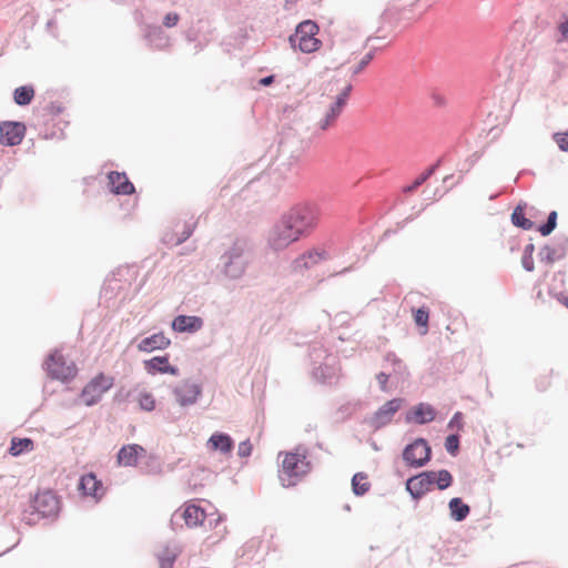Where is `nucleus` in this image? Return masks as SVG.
Wrapping results in <instances>:
<instances>
[{
    "label": "nucleus",
    "instance_id": "nucleus-1",
    "mask_svg": "<svg viewBox=\"0 0 568 568\" xmlns=\"http://www.w3.org/2000/svg\"><path fill=\"white\" fill-rule=\"evenodd\" d=\"M253 248L248 237H236L220 257L223 274L231 280L242 277L252 260Z\"/></svg>",
    "mask_w": 568,
    "mask_h": 568
},
{
    "label": "nucleus",
    "instance_id": "nucleus-2",
    "mask_svg": "<svg viewBox=\"0 0 568 568\" xmlns=\"http://www.w3.org/2000/svg\"><path fill=\"white\" fill-rule=\"evenodd\" d=\"M308 449L298 445L293 452L285 453L278 478L283 487H293L312 470V464L307 459Z\"/></svg>",
    "mask_w": 568,
    "mask_h": 568
},
{
    "label": "nucleus",
    "instance_id": "nucleus-3",
    "mask_svg": "<svg viewBox=\"0 0 568 568\" xmlns=\"http://www.w3.org/2000/svg\"><path fill=\"white\" fill-rule=\"evenodd\" d=\"M59 499L51 490L38 493L30 501V510L22 514V521L29 526L40 519L54 520L59 515Z\"/></svg>",
    "mask_w": 568,
    "mask_h": 568
},
{
    "label": "nucleus",
    "instance_id": "nucleus-4",
    "mask_svg": "<svg viewBox=\"0 0 568 568\" xmlns=\"http://www.w3.org/2000/svg\"><path fill=\"white\" fill-rule=\"evenodd\" d=\"M308 357L312 368V377L322 384L331 383L335 376V357L327 353L321 344H312L308 348Z\"/></svg>",
    "mask_w": 568,
    "mask_h": 568
},
{
    "label": "nucleus",
    "instance_id": "nucleus-5",
    "mask_svg": "<svg viewBox=\"0 0 568 568\" xmlns=\"http://www.w3.org/2000/svg\"><path fill=\"white\" fill-rule=\"evenodd\" d=\"M318 31L320 28L316 22L304 20L296 26L294 33L288 37V42L294 50L298 49L303 53H313L322 44L321 40L316 38Z\"/></svg>",
    "mask_w": 568,
    "mask_h": 568
},
{
    "label": "nucleus",
    "instance_id": "nucleus-6",
    "mask_svg": "<svg viewBox=\"0 0 568 568\" xmlns=\"http://www.w3.org/2000/svg\"><path fill=\"white\" fill-rule=\"evenodd\" d=\"M320 214V207L314 203L298 204L285 213L301 237L316 227Z\"/></svg>",
    "mask_w": 568,
    "mask_h": 568
},
{
    "label": "nucleus",
    "instance_id": "nucleus-7",
    "mask_svg": "<svg viewBox=\"0 0 568 568\" xmlns=\"http://www.w3.org/2000/svg\"><path fill=\"white\" fill-rule=\"evenodd\" d=\"M300 239L301 235L284 214L271 229L267 236V243L273 251L278 252L283 251Z\"/></svg>",
    "mask_w": 568,
    "mask_h": 568
},
{
    "label": "nucleus",
    "instance_id": "nucleus-8",
    "mask_svg": "<svg viewBox=\"0 0 568 568\" xmlns=\"http://www.w3.org/2000/svg\"><path fill=\"white\" fill-rule=\"evenodd\" d=\"M43 368L48 376L63 383L72 381L77 375L74 363L68 364L63 355L58 351H52L43 363Z\"/></svg>",
    "mask_w": 568,
    "mask_h": 568
},
{
    "label": "nucleus",
    "instance_id": "nucleus-9",
    "mask_svg": "<svg viewBox=\"0 0 568 568\" xmlns=\"http://www.w3.org/2000/svg\"><path fill=\"white\" fill-rule=\"evenodd\" d=\"M402 458L410 468L424 467L432 459V447L424 437L415 438L404 447Z\"/></svg>",
    "mask_w": 568,
    "mask_h": 568
},
{
    "label": "nucleus",
    "instance_id": "nucleus-10",
    "mask_svg": "<svg viewBox=\"0 0 568 568\" xmlns=\"http://www.w3.org/2000/svg\"><path fill=\"white\" fill-rule=\"evenodd\" d=\"M405 399L402 397H395L383 404L373 415L366 416L363 419V424L371 428L373 432H377L387 425H389L395 414L402 408Z\"/></svg>",
    "mask_w": 568,
    "mask_h": 568
},
{
    "label": "nucleus",
    "instance_id": "nucleus-11",
    "mask_svg": "<svg viewBox=\"0 0 568 568\" xmlns=\"http://www.w3.org/2000/svg\"><path fill=\"white\" fill-rule=\"evenodd\" d=\"M113 386V378L103 373L93 377L82 389L81 397L87 406L91 407L98 404L102 395Z\"/></svg>",
    "mask_w": 568,
    "mask_h": 568
},
{
    "label": "nucleus",
    "instance_id": "nucleus-12",
    "mask_svg": "<svg viewBox=\"0 0 568 568\" xmlns=\"http://www.w3.org/2000/svg\"><path fill=\"white\" fill-rule=\"evenodd\" d=\"M27 132V126L20 121H3L0 123V144L4 146L19 145Z\"/></svg>",
    "mask_w": 568,
    "mask_h": 568
},
{
    "label": "nucleus",
    "instance_id": "nucleus-13",
    "mask_svg": "<svg viewBox=\"0 0 568 568\" xmlns=\"http://www.w3.org/2000/svg\"><path fill=\"white\" fill-rule=\"evenodd\" d=\"M433 487V474L429 470L410 476L405 483L406 490L416 501L422 499Z\"/></svg>",
    "mask_w": 568,
    "mask_h": 568
},
{
    "label": "nucleus",
    "instance_id": "nucleus-14",
    "mask_svg": "<svg viewBox=\"0 0 568 568\" xmlns=\"http://www.w3.org/2000/svg\"><path fill=\"white\" fill-rule=\"evenodd\" d=\"M201 394L202 386L190 381H184L173 388L175 400L182 407L195 404Z\"/></svg>",
    "mask_w": 568,
    "mask_h": 568
},
{
    "label": "nucleus",
    "instance_id": "nucleus-15",
    "mask_svg": "<svg viewBox=\"0 0 568 568\" xmlns=\"http://www.w3.org/2000/svg\"><path fill=\"white\" fill-rule=\"evenodd\" d=\"M568 253V237L560 235L556 236L554 245H545L540 248L538 256L541 262L552 264L556 261L562 260Z\"/></svg>",
    "mask_w": 568,
    "mask_h": 568
},
{
    "label": "nucleus",
    "instance_id": "nucleus-16",
    "mask_svg": "<svg viewBox=\"0 0 568 568\" xmlns=\"http://www.w3.org/2000/svg\"><path fill=\"white\" fill-rule=\"evenodd\" d=\"M436 409L428 403H418L405 414L406 424L426 425L436 418Z\"/></svg>",
    "mask_w": 568,
    "mask_h": 568
},
{
    "label": "nucleus",
    "instance_id": "nucleus-17",
    "mask_svg": "<svg viewBox=\"0 0 568 568\" xmlns=\"http://www.w3.org/2000/svg\"><path fill=\"white\" fill-rule=\"evenodd\" d=\"M78 489L82 496L92 497L95 501L101 500L104 495L103 483L92 471L80 477Z\"/></svg>",
    "mask_w": 568,
    "mask_h": 568
},
{
    "label": "nucleus",
    "instance_id": "nucleus-18",
    "mask_svg": "<svg viewBox=\"0 0 568 568\" xmlns=\"http://www.w3.org/2000/svg\"><path fill=\"white\" fill-rule=\"evenodd\" d=\"M182 547L178 541H168L154 551L159 568H173Z\"/></svg>",
    "mask_w": 568,
    "mask_h": 568
},
{
    "label": "nucleus",
    "instance_id": "nucleus-19",
    "mask_svg": "<svg viewBox=\"0 0 568 568\" xmlns=\"http://www.w3.org/2000/svg\"><path fill=\"white\" fill-rule=\"evenodd\" d=\"M144 39L153 50H165L171 45L170 37L160 26L146 24L143 29Z\"/></svg>",
    "mask_w": 568,
    "mask_h": 568
},
{
    "label": "nucleus",
    "instance_id": "nucleus-20",
    "mask_svg": "<svg viewBox=\"0 0 568 568\" xmlns=\"http://www.w3.org/2000/svg\"><path fill=\"white\" fill-rule=\"evenodd\" d=\"M204 321L197 315L180 314L171 322V328L176 333L194 334L202 329Z\"/></svg>",
    "mask_w": 568,
    "mask_h": 568
},
{
    "label": "nucleus",
    "instance_id": "nucleus-21",
    "mask_svg": "<svg viewBox=\"0 0 568 568\" xmlns=\"http://www.w3.org/2000/svg\"><path fill=\"white\" fill-rule=\"evenodd\" d=\"M143 365L144 369L150 375L170 374L173 376H178L180 374L179 367L170 364L169 355L154 356L150 359H145L143 362Z\"/></svg>",
    "mask_w": 568,
    "mask_h": 568
},
{
    "label": "nucleus",
    "instance_id": "nucleus-22",
    "mask_svg": "<svg viewBox=\"0 0 568 568\" xmlns=\"http://www.w3.org/2000/svg\"><path fill=\"white\" fill-rule=\"evenodd\" d=\"M111 192L115 195H131L135 192L134 184L129 180L125 172L110 171L108 173Z\"/></svg>",
    "mask_w": 568,
    "mask_h": 568
},
{
    "label": "nucleus",
    "instance_id": "nucleus-23",
    "mask_svg": "<svg viewBox=\"0 0 568 568\" xmlns=\"http://www.w3.org/2000/svg\"><path fill=\"white\" fill-rule=\"evenodd\" d=\"M206 447L222 455H230L234 450L235 442L227 433L214 432L209 437Z\"/></svg>",
    "mask_w": 568,
    "mask_h": 568
},
{
    "label": "nucleus",
    "instance_id": "nucleus-24",
    "mask_svg": "<svg viewBox=\"0 0 568 568\" xmlns=\"http://www.w3.org/2000/svg\"><path fill=\"white\" fill-rule=\"evenodd\" d=\"M176 517L184 519L187 527H196L199 525H203L206 519L204 509L195 504H186L180 515L176 513L173 514L171 518L172 524Z\"/></svg>",
    "mask_w": 568,
    "mask_h": 568
},
{
    "label": "nucleus",
    "instance_id": "nucleus-25",
    "mask_svg": "<svg viewBox=\"0 0 568 568\" xmlns=\"http://www.w3.org/2000/svg\"><path fill=\"white\" fill-rule=\"evenodd\" d=\"M170 345L171 339L166 337L163 332H159L142 338L138 344V349L143 353H151L154 351H163Z\"/></svg>",
    "mask_w": 568,
    "mask_h": 568
},
{
    "label": "nucleus",
    "instance_id": "nucleus-26",
    "mask_svg": "<svg viewBox=\"0 0 568 568\" xmlns=\"http://www.w3.org/2000/svg\"><path fill=\"white\" fill-rule=\"evenodd\" d=\"M145 453V449L138 444L123 445L118 452V463L124 467H134L139 457Z\"/></svg>",
    "mask_w": 568,
    "mask_h": 568
},
{
    "label": "nucleus",
    "instance_id": "nucleus-27",
    "mask_svg": "<svg viewBox=\"0 0 568 568\" xmlns=\"http://www.w3.org/2000/svg\"><path fill=\"white\" fill-rule=\"evenodd\" d=\"M325 251L320 250H311L298 257H296L292 263V268L294 272H303L304 270H308L316 265L318 262L324 260Z\"/></svg>",
    "mask_w": 568,
    "mask_h": 568
},
{
    "label": "nucleus",
    "instance_id": "nucleus-28",
    "mask_svg": "<svg viewBox=\"0 0 568 568\" xmlns=\"http://www.w3.org/2000/svg\"><path fill=\"white\" fill-rule=\"evenodd\" d=\"M278 152L280 158H287L290 160V165L296 163L302 153L300 141L288 138L281 139L278 143Z\"/></svg>",
    "mask_w": 568,
    "mask_h": 568
},
{
    "label": "nucleus",
    "instance_id": "nucleus-29",
    "mask_svg": "<svg viewBox=\"0 0 568 568\" xmlns=\"http://www.w3.org/2000/svg\"><path fill=\"white\" fill-rule=\"evenodd\" d=\"M347 101L336 95L335 101L329 105L325 116L320 121L318 128L323 131L327 130L341 115Z\"/></svg>",
    "mask_w": 568,
    "mask_h": 568
},
{
    "label": "nucleus",
    "instance_id": "nucleus-30",
    "mask_svg": "<svg viewBox=\"0 0 568 568\" xmlns=\"http://www.w3.org/2000/svg\"><path fill=\"white\" fill-rule=\"evenodd\" d=\"M526 207L527 203L519 202L510 215L513 225L524 231H528L534 227V222L525 215Z\"/></svg>",
    "mask_w": 568,
    "mask_h": 568
},
{
    "label": "nucleus",
    "instance_id": "nucleus-31",
    "mask_svg": "<svg viewBox=\"0 0 568 568\" xmlns=\"http://www.w3.org/2000/svg\"><path fill=\"white\" fill-rule=\"evenodd\" d=\"M448 509L450 518L458 523L464 521L470 513V507L460 497H453L448 503Z\"/></svg>",
    "mask_w": 568,
    "mask_h": 568
},
{
    "label": "nucleus",
    "instance_id": "nucleus-32",
    "mask_svg": "<svg viewBox=\"0 0 568 568\" xmlns=\"http://www.w3.org/2000/svg\"><path fill=\"white\" fill-rule=\"evenodd\" d=\"M34 94L36 91L31 84L18 87L13 91V102L19 106H27L32 102Z\"/></svg>",
    "mask_w": 568,
    "mask_h": 568
},
{
    "label": "nucleus",
    "instance_id": "nucleus-33",
    "mask_svg": "<svg viewBox=\"0 0 568 568\" xmlns=\"http://www.w3.org/2000/svg\"><path fill=\"white\" fill-rule=\"evenodd\" d=\"M34 448V442L31 438L24 437H12L10 447H9V454L11 456H20L22 454L29 453L33 450Z\"/></svg>",
    "mask_w": 568,
    "mask_h": 568
},
{
    "label": "nucleus",
    "instance_id": "nucleus-34",
    "mask_svg": "<svg viewBox=\"0 0 568 568\" xmlns=\"http://www.w3.org/2000/svg\"><path fill=\"white\" fill-rule=\"evenodd\" d=\"M371 488L369 481H367V475L365 473H356L352 477V490L355 496H364Z\"/></svg>",
    "mask_w": 568,
    "mask_h": 568
},
{
    "label": "nucleus",
    "instance_id": "nucleus-35",
    "mask_svg": "<svg viewBox=\"0 0 568 568\" xmlns=\"http://www.w3.org/2000/svg\"><path fill=\"white\" fill-rule=\"evenodd\" d=\"M433 474V485L439 490H445L453 485L454 478L449 470H429Z\"/></svg>",
    "mask_w": 568,
    "mask_h": 568
},
{
    "label": "nucleus",
    "instance_id": "nucleus-36",
    "mask_svg": "<svg viewBox=\"0 0 568 568\" xmlns=\"http://www.w3.org/2000/svg\"><path fill=\"white\" fill-rule=\"evenodd\" d=\"M558 214L556 211L549 212L546 222L538 225L537 230L542 236L550 235L557 227Z\"/></svg>",
    "mask_w": 568,
    "mask_h": 568
},
{
    "label": "nucleus",
    "instance_id": "nucleus-37",
    "mask_svg": "<svg viewBox=\"0 0 568 568\" xmlns=\"http://www.w3.org/2000/svg\"><path fill=\"white\" fill-rule=\"evenodd\" d=\"M444 446L450 456L456 457L460 450V435L458 433L449 434L445 438Z\"/></svg>",
    "mask_w": 568,
    "mask_h": 568
},
{
    "label": "nucleus",
    "instance_id": "nucleus-38",
    "mask_svg": "<svg viewBox=\"0 0 568 568\" xmlns=\"http://www.w3.org/2000/svg\"><path fill=\"white\" fill-rule=\"evenodd\" d=\"M196 226V221H193V219H190L189 221L183 223L182 231H176V240L175 244L180 245L184 243L190 236L193 234Z\"/></svg>",
    "mask_w": 568,
    "mask_h": 568
},
{
    "label": "nucleus",
    "instance_id": "nucleus-39",
    "mask_svg": "<svg viewBox=\"0 0 568 568\" xmlns=\"http://www.w3.org/2000/svg\"><path fill=\"white\" fill-rule=\"evenodd\" d=\"M413 314H414L415 324L418 327H424L425 328L424 334H425L427 332L428 322H429L428 308L425 306L418 307L416 310H413Z\"/></svg>",
    "mask_w": 568,
    "mask_h": 568
},
{
    "label": "nucleus",
    "instance_id": "nucleus-40",
    "mask_svg": "<svg viewBox=\"0 0 568 568\" xmlns=\"http://www.w3.org/2000/svg\"><path fill=\"white\" fill-rule=\"evenodd\" d=\"M140 408L145 412H152L155 408V399L150 393H141L139 397Z\"/></svg>",
    "mask_w": 568,
    "mask_h": 568
},
{
    "label": "nucleus",
    "instance_id": "nucleus-41",
    "mask_svg": "<svg viewBox=\"0 0 568 568\" xmlns=\"http://www.w3.org/2000/svg\"><path fill=\"white\" fill-rule=\"evenodd\" d=\"M432 176V172H423L418 178H416L412 184L404 187V192L412 193L416 191L420 185H423L429 178Z\"/></svg>",
    "mask_w": 568,
    "mask_h": 568
},
{
    "label": "nucleus",
    "instance_id": "nucleus-42",
    "mask_svg": "<svg viewBox=\"0 0 568 568\" xmlns=\"http://www.w3.org/2000/svg\"><path fill=\"white\" fill-rule=\"evenodd\" d=\"M374 55H375L374 50H371L369 52H367L361 59V61L354 67L352 74L357 75L358 73H361L372 62V60L374 59Z\"/></svg>",
    "mask_w": 568,
    "mask_h": 568
},
{
    "label": "nucleus",
    "instance_id": "nucleus-43",
    "mask_svg": "<svg viewBox=\"0 0 568 568\" xmlns=\"http://www.w3.org/2000/svg\"><path fill=\"white\" fill-rule=\"evenodd\" d=\"M448 429H456L457 432L464 429V414L456 412L447 424Z\"/></svg>",
    "mask_w": 568,
    "mask_h": 568
},
{
    "label": "nucleus",
    "instance_id": "nucleus-44",
    "mask_svg": "<svg viewBox=\"0 0 568 568\" xmlns=\"http://www.w3.org/2000/svg\"><path fill=\"white\" fill-rule=\"evenodd\" d=\"M554 140L561 151L568 152V130L566 132L555 133Z\"/></svg>",
    "mask_w": 568,
    "mask_h": 568
},
{
    "label": "nucleus",
    "instance_id": "nucleus-45",
    "mask_svg": "<svg viewBox=\"0 0 568 568\" xmlns=\"http://www.w3.org/2000/svg\"><path fill=\"white\" fill-rule=\"evenodd\" d=\"M558 33L557 43L568 42V18L558 24Z\"/></svg>",
    "mask_w": 568,
    "mask_h": 568
},
{
    "label": "nucleus",
    "instance_id": "nucleus-46",
    "mask_svg": "<svg viewBox=\"0 0 568 568\" xmlns=\"http://www.w3.org/2000/svg\"><path fill=\"white\" fill-rule=\"evenodd\" d=\"M253 446L250 439L243 440L239 444L237 455L242 458L251 456Z\"/></svg>",
    "mask_w": 568,
    "mask_h": 568
},
{
    "label": "nucleus",
    "instance_id": "nucleus-47",
    "mask_svg": "<svg viewBox=\"0 0 568 568\" xmlns=\"http://www.w3.org/2000/svg\"><path fill=\"white\" fill-rule=\"evenodd\" d=\"M180 16L176 12H169L163 18V26L166 28H173L178 24Z\"/></svg>",
    "mask_w": 568,
    "mask_h": 568
},
{
    "label": "nucleus",
    "instance_id": "nucleus-48",
    "mask_svg": "<svg viewBox=\"0 0 568 568\" xmlns=\"http://www.w3.org/2000/svg\"><path fill=\"white\" fill-rule=\"evenodd\" d=\"M376 379L379 384V388L382 392H389L388 389V386H387V383H388V379H389V375L384 373V372H381L376 375Z\"/></svg>",
    "mask_w": 568,
    "mask_h": 568
},
{
    "label": "nucleus",
    "instance_id": "nucleus-49",
    "mask_svg": "<svg viewBox=\"0 0 568 568\" xmlns=\"http://www.w3.org/2000/svg\"><path fill=\"white\" fill-rule=\"evenodd\" d=\"M47 110L51 115L57 116L63 112L64 108L62 103L54 101L47 106Z\"/></svg>",
    "mask_w": 568,
    "mask_h": 568
},
{
    "label": "nucleus",
    "instance_id": "nucleus-50",
    "mask_svg": "<svg viewBox=\"0 0 568 568\" xmlns=\"http://www.w3.org/2000/svg\"><path fill=\"white\" fill-rule=\"evenodd\" d=\"M521 265L525 271L532 272L535 268L534 258L532 255H525L521 256Z\"/></svg>",
    "mask_w": 568,
    "mask_h": 568
},
{
    "label": "nucleus",
    "instance_id": "nucleus-51",
    "mask_svg": "<svg viewBox=\"0 0 568 568\" xmlns=\"http://www.w3.org/2000/svg\"><path fill=\"white\" fill-rule=\"evenodd\" d=\"M387 359L393 362L394 372H399L404 367L403 362L394 353L387 354Z\"/></svg>",
    "mask_w": 568,
    "mask_h": 568
},
{
    "label": "nucleus",
    "instance_id": "nucleus-52",
    "mask_svg": "<svg viewBox=\"0 0 568 568\" xmlns=\"http://www.w3.org/2000/svg\"><path fill=\"white\" fill-rule=\"evenodd\" d=\"M432 100L437 106H444L446 104V99L437 92L432 93Z\"/></svg>",
    "mask_w": 568,
    "mask_h": 568
},
{
    "label": "nucleus",
    "instance_id": "nucleus-53",
    "mask_svg": "<svg viewBox=\"0 0 568 568\" xmlns=\"http://www.w3.org/2000/svg\"><path fill=\"white\" fill-rule=\"evenodd\" d=\"M275 81V75L270 74L258 80V84L262 87H268Z\"/></svg>",
    "mask_w": 568,
    "mask_h": 568
},
{
    "label": "nucleus",
    "instance_id": "nucleus-54",
    "mask_svg": "<svg viewBox=\"0 0 568 568\" xmlns=\"http://www.w3.org/2000/svg\"><path fill=\"white\" fill-rule=\"evenodd\" d=\"M353 90V85L352 84H347L342 91L341 93L337 94V97L339 98H343V100L347 101L348 100V97L351 94Z\"/></svg>",
    "mask_w": 568,
    "mask_h": 568
},
{
    "label": "nucleus",
    "instance_id": "nucleus-55",
    "mask_svg": "<svg viewBox=\"0 0 568 568\" xmlns=\"http://www.w3.org/2000/svg\"><path fill=\"white\" fill-rule=\"evenodd\" d=\"M445 156L439 158L433 165H430L426 172H432V175L436 172V170L443 164Z\"/></svg>",
    "mask_w": 568,
    "mask_h": 568
},
{
    "label": "nucleus",
    "instance_id": "nucleus-56",
    "mask_svg": "<svg viewBox=\"0 0 568 568\" xmlns=\"http://www.w3.org/2000/svg\"><path fill=\"white\" fill-rule=\"evenodd\" d=\"M557 301L568 308V293L560 292L557 294Z\"/></svg>",
    "mask_w": 568,
    "mask_h": 568
},
{
    "label": "nucleus",
    "instance_id": "nucleus-57",
    "mask_svg": "<svg viewBox=\"0 0 568 568\" xmlns=\"http://www.w3.org/2000/svg\"><path fill=\"white\" fill-rule=\"evenodd\" d=\"M535 252V245L532 243H529L527 244L525 247H524V252L523 254L525 255H532Z\"/></svg>",
    "mask_w": 568,
    "mask_h": 568
},
{
    "label": "nucleus",
    "instance_id": "nucleus-58",
    "mask_svg": "<svg viewBox=\"0 0 568 568\" xmlns=\"http://www.w3.org/2000/svg\"><path fill=\"white\" fill-rule=\"evenodd\" d=\"M221 521H222V517L219 515L217 518H215V519H209V526L216 527Z\"/></svg>",
    "mask_w": 568,
    "mask_h": 568
},
{
    "label": "nucleus",
    "instance_id": "nucleus-59",
    "mask_svg": "<svg viewBox=\"0 0 568 568\" xmlns=\"http://www.w3.org/2000/svg\"><path fill=\"white\" fill-rule=\"evenodd\" d=\"M409 221H413V217H412V216L406 217V220H404V221L402 222L400 227H403V226H404L407 222H409Z\"/></svg>",
    "mask_w": 568,
    "mask_h": 568
},
{
    "label": "nucleus",
    "instance_id": "nucleus-60",
    "mask_svg": "<svg viewBox=\"0 0 568 568\" xmlns=\"http://www.w3.org/2000/svg\"><path fill=\"white\" fill-rule=\"evenodd\" d=\"M452 179H453V175H452V174H450V175H447V176H445V178H444V182H445V183H446V182H452Z\"/></svg>",
    "mask_w": 568,
    "mask_h": 568
},
{
    "label": "nucleus",
    "instance_id": "nucleus-61",
    "mask_svg": "<svg viewBox=\"0 0 568 568\" xmlns=\"http://www.w3.org/2000/svg\"><path fill=\"white\" fill-rule=\"evenodd\" d=\"M452 179H453V175H452V174H450V175H447V176H445V178H444V182H445V183H446V182H452Z\"/></svg>",
    "mask_w": 568,
    "mask_h": 568
},
{
    "label": "nucleus",
    "instance_id": "nucleus-62",
    "mask_svg": "<svg viewBox=\"0 0 568 568\" xmlns=\"http://www.w3.org/2000/svg\"><path fill=\"white\" fill-rule=\"evenodd\" d=\"M344 509H345V510H347V511H349V510H351V506H349L348 504H346V505L344 506Z\"/></svg>",
    "mask_w": 568,
    "mask_h": 568
},
{
    "label": "nucleus",
    "instance_id": "nucleus-63",
    "mask_svg": "<svg viewBox=\"0 0 568 568\" xmlns=\"http://www.w3.org/2000/svg\"><path fill=\"white\" fill-rule=\"evenodd\" d=\"M390 233H392V231H390V230H387V231H385L384 236L386 237V236H388Z\"/></svg>",
    "mask_w": 568,
    "mask_h": 568
},
{
    "label": "nucleus",
    "instance_id": "nucleus-64",
    "mask_svg": "<svg viewBox=\"0 0 568 568\" xmlns=\"http://www.w3.org/2000/svg\"><path fill=\"white\" fill-rule=\"evenodd\" d=\"M496 196H497L496 194H493V195L489 196V200H495Z\"/></svg>",
    "mask_w": 568,
    "mask_h": 568
}]
</instances>
